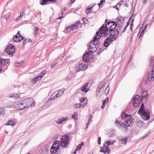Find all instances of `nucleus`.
<instances>
[{
	"mask_svg": "<svg viewBox=\"0 0 154 154\" xmlns=\"http://www.w3.org/2000/svg\"><path fill=\"white\" fill-rule=\"evenodd\" d=\"M148 95V94L146 93V95L143 96V95H136L134 97L133 100V103L134 105V107H138L140 105L141 103H143V98L146 99L147 97L146 96Z\"/></svg>",
	"mask_w": 154,
	"mask_h": 154,
	"instance_id": "obj_1",
	"label": "nucleus"
},
{
	"mask_svg": "<svg viewBox=\"0 0 154 154\" xmlns=\"http://www.w3.org/2000/svg\"><path fill=\"white\" fill-rule=\"evenodd\" d=\"M69 135L66 134L63 135L61 139L60 146L63 147H66L69 143Z\"/></svg>",
	"mask_w": 154,
	"mask_h": 154,
	"instance_id": "obj_2",
	"label": "nucleus"
},
{
	"mask_svg": "<svg viewBox=\"0 0 154 154\" xmlns=\"http://www.w3.org/2000/svg\"><path fill=\"white\" fill-rule=\"evenodd\" d=\"M138 113L144 120H148L150 118V113L149 109H147L138 112Z\"/></svg>",
	"mask_w": 154,
	"mask_h": 154,
	"instance_id": "obj_3",
	"label": "nucleus"
},
{
	"mask_svg": "<svg viewBox=\"0 0 154 154\" xmlns=\"http://www.w3.org/2000/svg\"><path fill=\"white\" fill-rule=\"evenodd\" d=\"M99 45V42H98L97 40H94V38H93V39L87 45L88 51H91V48L96 49L97 47L98 48Z\"/></svg>",
	"mask_w": 154,
	"mask_h": 154,
	"instance_id": "obj_4",
	"label": "nucleus"
},
{
	"mask_svg": "<svg viewBox=\"0 0 154 154\" xmlns=\"http://www.w3.org/2000/svg\"><path fill=\"white\" fill-rule=\"evenodd\" d=\"M15 46L11 44H9L6 47L5 51L8 55H13L15 52Z\"/></svg>",
	"mask_w": 154,
	"mask_h": 154,
	"instance_id": "obj_5",
	"label": "nucleus"
},
{
	"mask_svg": "<svg viewBox=\"0 0 154 154\" xmlns=\"http://www.w3.org/2000/svg\"><path fill=\"white\" fill-rule=\"evenodd\" d=\"M88 67L87 65L82 63H77L75 66V70L77 72L85 70Z\"/></svg>",
	"mask_w": 154,
	"mask_h": 154,
	"instance_id": "obj_6",
	"label": "nucleus"
},
{
	"mask_svg": "<svg viewBox=\"0 0 154 154\" xmlns=\"http://www.w3.org/2000/svg\"><path fill=\"white\" fill-rule=\"evenodd\" d=\"M92 52L91 51H87V50L85 51L83 55L82 60L85 63H88L89 62V61L90 60L89 58H88L89 57V54Z\"/></svg>",
	"mask_w": 154,
	"mask_h": 154,
	"instance_id": "obj_7",
	"label": "nucleus"
},
{
	"mask_svg": "<svg viewBox=\"0 0 154 154\" xmlns=\"http://www.w3.org/2000/svg\"><path fill=\"white\" fill-rule=\"evenodd\" d=\"M15 106V108H16L17 110H19L23 109L26 108L25 106L24 105L22 101L16 104Z\"/></svg>",
	"mask_w": 154,
	"mask_h": 154,
	"instance_id": "obj_8",
	"label": "nucleus"
},
{
	"mask_svg": "<svg viewBox=\"0 0 154 154\" xmlns=\"http://www.w3.org/2000/svg\"><path fill=\"white\" fill-rule=\"evenodd\" d=\"M33 101V99L32 98H30L24 100L22 101L24 105L25 106V108H28L29 106H30L29 105L30 103H32Z\"/></svg>",
	"mask_w": 154,
	"mask_h": 154,
	"instance_id": "obj_9",
	"label": "nucleus"
},
{
	"mask_svg": "<svg viewBox=\"0 0 154 154\" xmlns=\"http://www.w3.org/2000/svg\"><path fill=\"white\" fill-rule=\"evenodd\" d=\"M111 25L108 27L109 32H112L117 27V23L116 22L113 21L111 22Z\"/></svg>",
	"mask_w": 154,
	"mask_h": 154,
	"instance_id": "obj_10",
	"label": "nucleus"
},
{
	"mask_svg": "<svg viewBox=\"0 0 154 154\" xmlns=\"http://www.w3.org/2000/svg\"><path fill=\"white\" fill-rule=\"evenodd\" d=\"M99 30L100 31V33L101 35H102L103 34L104 37L107 36L109 34V32H109L108 29L103 28L102 29H100V28L99 29Z\"/></svg>",
	"mask_w": 154,
	"mask_h": 154,
	"instance_id": "obj_11",
	"label": "nucleus"
},
{
	"mask_svg": "<svg viewBox=\"0 0 154 154\" xmlns=\"http://www.w3.org/2000/svg\"><path fill=\"white\" fill-rule=\"evenodd\" d=\"M119 31L118 29H115L112 32H109V35L110 36L114 35V36L117 38V37L119 34Z\"/></svg>",
	"mask_w": 154,
	"mask_h": 154,
	"instance_id": "obj_12",
	"label": "nucleus"
},
{
	"mask_svg": "<svg viewBox=\"0 0 154 154\" xmlns=\"http://www.w3.org/2000/svg\"><path fill=\"white\" fill-rule=\"evenodd\" d=\"M79 101L81 103H83L82 107H84L87 104L88 101L87 98L85 97L80 98Z\"/></svg>",
	"mask_w": 154,
	"mask_h": 154,
	"instance_id": "obj_13",
	"label": "nucleus"
},
{
	"mask_svg": "<svg viewBox=\"0 0 154 154\" xmlns=\"http://www.w3.org/2000/svg\"><path fill=\"white\" fill-rule=\"evenodd\" d=\"M11 15L10 12H7L6 11H5L3 13L2 16V18L7 20L9 18Z\"/></svg>",
	"mask_w": 154,
	"mask_h": 154,
	"instance_id": "obj_14",
	"label": "nucleus"
},
{
	"mask_svg": "<svg viewBox=\"0 0 154 154\" xmlns=\"http://www.w3.org/2000/svg\"><path fill=\"white\" fill-rule=\"evenodd\" d=\"M102 36L101 34L100 31H99L97 32L96 33V35H94L93 37L94 38V40H97L99 42V39H100Z\"/></svg>",
	"mask_w": 154,
	"mask_h": 154,
	"instance_id": "obj_15",
	"label": "nucleus"
},
{
	"mask_svg": "<svg viewBox=\"0 0 154 154\" xmlns=\"http://www.w3.org/2000/svg\"><path fill=\"white\" fill-rule=\"evenodd\" d=\"M152 78H154V70H152L147 75V79L150 81Z\"/></svg>",
	"mask_w": 154,
	"mask_h": 154,
	"instance_id": "obj_16",
	"label": "nucleus"
},
{
	"mask_svg": "<svg viewBox=\"0 0 154 154\" xmlns=\"http://www.w3.org/2000/svg\"><path fill=\"white\" fill-rule=\"evenodd\" d=\"M84 145L83 142H81L75 149L73 152L72 154H76L77 151H79L82 148V146Z\"/></svg>",
	"mask_w": 154,
	"mask_h": 154,
	"instance_id": "obj_17",
	"label": "nucleus"
},
{
	"mask_svg": "<svg viewBox=\"0 0 154 154\" xmlns=\"http://www.w3.org/2000/svg\"><path fill=\"white\" fill-rule=\"evenodd\" d=\"M48 149L45 145H44L41 147L40 150H39V153L40 154H42L48 151Z\"/></svg>",
	"mask_w": 154,
	"mask_h": 154,
	"instance_id": "obj_18",
	"label": "nucleus"
},
{
	"mask_svg": "<svg viewBox=\"0 0 154 154\" xmlns=\"http://www.w3.org/2000/svg\"><path fill=\"white\" fill-rule=\"evenodd\" d=\"M116 132L115 130L110 131L106 133V135L108 137H113L115 136Z\"/></svg>",
	"mask_w": 154,
	"mask_h": 154,
	"instance_id": "obj_19",
	"label": "nucleus"
},
{
	"mask_svg": "<svg viewBox=\"0 0 154 154\" xmlns=\"http://www.w3.org/2000/svg\"><path fill=\"white\" fill-rule=\"evenodd\" d=\"M10 62L9 59H5L2 58V66H4L7 64H10Z\"/></svg>",
	"mask_w": 154,
	"mask_h": 154,
	"instance_id": "obj_20",
	"label": "nucleus"
},
{
	"mask_svg": "<svg viewBox=\"0 0 154 154\" xmlns=\"http://www.w3.org/2000/svg\"><path fill=\"white\" fill-rule=\"evenodd\" d=\"M112 21H109L106 23L105 25L104 24H103L102 25L101 27L100 28V29H102L103 28H105L106 29H108V27L110 24H111V22Z\"/></svg>",
	"mask_w": 154,
	"mask_h": 154,
	"instance_id": "obj_21",
	"label": "nucleus"
},
{
	"mask_svg": "<svg viewBox=\"0 0 154 154\" xmlns=\"http://www.w3.org/2000/svg\"><path fill=\"white\" fill-rule=\"evenodd\" d=\"M13 41L14 42L18 43L20 42V39L18 37V35H14L12 38Z\"/></svg>",
	"mask_w": 154,
	"mask_h": 154,
	"instance_id": "obj_22",
	"label": "nucleus"
},
{
	"mask_svg": "<svg viewBox=\"0 0 154 154\" xmlns=\"http://www.w3.org/2000/svg\"><path fill=\"white\" fill-rule=\"evenodd\" d=\"M109 38H107L103 42V46L106 47H108L110 44V43L109 41Z\"/></svg>",
	"mask_w": 154,
	"mask_h": 154,
	"instance_id": "obj_23",
	"label": "nucleus"
},
{
	"mask_svg": "<svg viewBox=\"0 0 154 154\" xmlns=\"http://www.w3.org/2000/svg\"><path fill=\"white\" fill-rule=\"evenodd\" d=\"M40 79H41L38 75L32 79V82L33 84H35L36 83V82H37Z\"/></svg>",
	"mask_w": 154,
	"mask_h": 154,
	"instance_id": "obj_24",
	"label": "nucleus"
},
{
	"mask_svg": "<svg viewBox=\"0 0 154 154\" xmlns=\"http://www.w3.org/2000/svg\"><path fill=\"white\" fill-rule=\"evenodd\" d=\"M5 125H11L14 126L15 125L14 122L12 120H11L8 121V123L5 124Z\"/></svg>",
	"mask_w": 154,
	"mask_h": 154,
	"instance_id": "obj_25",
	"label": "nucleus"
},
{
	"mask_svg": "<svg viewBox=\"0 0 154 154\" xmlns=\"http://www.w3.org/2000/svg\"><path fill=\"white\" fill-rule=\"evenodd\" d=\"M136 124L137 126L138 127L140 128L142 127V126L144 124V123L143 122L139 120V121H138L137 122Z\"/></svg>",
	"mask_w": 154,
	"mask_h": 154,
	"instance_id": "obj_26",
	"label": "nucleus"
},
{
	"mask_svg": "<svg viewBox=\"0 0 154 154\" xmlns=\"http://www.w3.org/2000/svg\"><path fill=\"white\" fill-rule=\"evenodd\" d=\"M23 63V61H20L19 62H15L14 64V66L15 68L17 67H19Z\"/></svg>",
	"mask_w": 154,
	"mask_h": 154,
	"instance_id": "obj_27",
	"label": "nucleus"
},
{
	"mask_svg": "<svg viewBox=\"0 0 154 154\" xmlns=\"http://www.w3.org/2000/svg\"><path fill=\"white\" fill-rule=\"evenodd\" d=\"M34 33H33V35L34 37H35L38 34V28L36 26H35L34 28Z\"/></svg>",
	"mask_w": 154,
	"mask_h": 154,
	"instance_id": "obj_28",
	"label": "nucleus"
},
{
	"mask_svg": "<svg viewBox=\"0 0 154 154\" xmlns=\"http://www.w3.org/2000/svg\"><path fill=\"white\" fill-rule=\"evenodd\" d=\"M107 38H109V42L110 43V44L111 42L115 41L116 39H117V38H116L114 36V35L113 36H110V35H109V37Z\"/></svg>",
	"mask_w": 154,
	"mask_h": 154,
	"instance_id": "obj_29",
	"label": "nucleus"
},
{
	"mask_svg": "<svg viewBox=\"0 0 154 154\" xmlns=\"http://www.w3.org/2000/svg\"><path fill=\"white\" fill-rule=\"evenodd\" d=\"M32 40L28 38V39H26L23 42V47L25 46V45L28 42H32Z\"/></svg>",
	"mask_w": 154,
	"mask_h": 154,
	"instance_id": "obj_30",
	"label": "nucleus"
},
{
	"mask_svg": "<svg viewBox=\"0 0 154 154\" xmlns=\"http://www.w3.org/2000/svg\"><path fill=\"white\" fill-rule=\"evenodd\" d=\"M40 4L42 5H45L49 3H48V0H40Z\"/></svg>",
	"mask_w": 154,
	"mask_h": 154,
	"instance_id": "obj_31",
	"label": "nucleus"
},
{
	"mask_svg": "<svg viewBox=\"0 0 154 154\" xmlns=\"http://www.w3.org/2000/svg\"><path fill=\"white\" fill-rule=\"evenodd\" d=\"M146 109H145L144 103H143L141 104V106H140L139 109L138 110V112H140V111H143L144 110H145Z\"/></svg>",
	"mask_w": 154,
	"mask_h": 154,
	"instance_id": "obj_32",
	"label": "nucleus"
},
{
	"mask_svg": "<svg viewBox=\"0 0 154 154\" xmlns=\"http://www.w3.org/2000/svg\"><path fill=\"white\" fill-rule=\"evenodd\" d=\"M65 29L64 30V32L66 33H69L72 30V28H71L69 26L66 28H65Z\"/></svg>",
	"mask_w": 154,
	"mask_h": 154,
	"instance_id": "obj_33",
	"label": "nucleus"
},
{
	"mask_svg": "<svg viewBox=\"0 0 154 154\" xmlns=\"http://www.w3.org/2000/svg\"><path fill=\"white\" fill-rule=\"evenodd\" d=\"M127 137H125V138H119V140L121 141L122 143L126 144V141L127 140Z\"/></svg>",
	"mask_w": 154,
	"mask_h": 154,
	"instance_id": "obj_34",
	"label": "nucleus"
},
{
	"mask_svg": "<svg viewBox=\"0 0 154 154\" xmlns=\"http://www.w3.org/2000/svg\"><path fill=\"white\" fill-rule=\"evenodd\" d=\"M81 90L82 91L85 92L86 93L89 91V88L85 87L84 86L82 85L81 88Z\"/></svg>",
	"mask_w": 154,
	"mask_h": 154,
	"instance_id": "obj_35",
	"label": "nucleus"
},
{
	"mask_svg": "<svg viewBox=\"0 0 154 154\" xmlns=\"http://www.w3.org/2000/svg\"><path fill=\"white\" fill-rule=\"evenodd\" d=\"M121 18L122 17L121 16H118L116 19V22L117 23H119L120 22L121 24H123L122 21H121Z\"/></svg>",
	"mask_w": 154,
	"mask_h": 154,
	"instance_id": "obj_36",
	"label": "nucleus"
},
{
	"mask_svg": "<svg viewBox=\"0 0 154 154\" xmlns=\"http://www.w3.org/2000/svg\"><path fill=\"white\" fill-rule=\"evenodd\" d=\"M46 71L45 70H43L40 72L38 76L41 79L42 77L46 73Z\"/></svg>",
	"mask_w": 154,
	"mask_h": 154,
	"instance_id": "obj_37",
	"label": "nucleus"
},
{
	"mask_svg": "<svg viewBox=\"0 0 154 154\" xmlns=\"http://www.w3.org/2000/svg\"><path fill=\"white\" fill-rule=\"evenodd\" d=\"M105 152L106 154V153L107 154H109L110 153V150L109 146H107L105 148Z\"/></svg>",
	"mask_w": 154,
	"mask_h": 154,
	"instance_id": "obj_38",
	"label": "nucleus"
},
{
	"mask_svg": "<svg viewBox=\"0 0 154 154\" xmlns=\"http://www.w3.org/2000/svg\"><path fill=\"white\" fill-rule=\"evenodd\" d=\"M77 113L76 112H74V114L73 115H72V116L71 117L73 118L74 119V120L75 121H76L77 120V118H76L75 117L76 116L77 117Z\"/></svg>",
	"mask_w": 154,
	"mask_h": 154,
	"instance_id": "obj_39",
	"label": "nucleus"
},
{
	"mask_svg": "<svg viewBox=\"0 0 154 154\" xmlns=\"http://www.w3.org/2000/svg\"><path fill=\"white\" fill-rule=\"evenodd\" d=\"M126 116V120L128 121H129V122H130L131 123V122H130V120L132 119V116H131L130 115H129L128 114H127Z\"/></svg>",
	"mask_w": 154,
	"mask_h": 154,
	"instance_id": "obj_40",
	"label": "nucleus"
},
{
	"mask_svg": "<svg viewBox=\"0 0 154 154\" xmlns=\"http://www.w3.org/2000/svg\"><path fill=\"white\" fill-rule=\"evenodd\" d=\"M109 90V87L108 85L106 88L105 89L104 91V93L106 95L108 93Z\"/></svg>",
	"mask_w": 154,
	"mask_h": 154,
	"instance_id": "obj_41",
	"label": "nucleus"
},
{
	"mask_svg": "<svg viewBox=\"0 0 154 154\" xmlns=\"http://www.w3.org/2000/svg\"><path fill=\"white\" fill-rule=\"evenodd\" d=\"M153 57H152L151 58H150L149 59V65L150 66H152L154 64V63L153 62Z\"/></svg>",
	"mask_w": 154,
	"mask_h": 154,
	"instance_id": "obj_42",
	"label": "nucleus"
},
{
	"mask_svg": "<svg viewBox=\"0 0 154 154\" xmlns=\"http://www.w3.org/2000/svg\"><path fill=\"white\" fill-rule=\"evenodd\" d=\"M5 112V111L4 108H0V116L1 115H4Z\"/></svg>",
	"mask_w": 154,
	"mask_h": 154,
	"instance_id": "obj_43",
	"label": "nucleus"
},
{
	"mask_svg": "<svg viewBox=\"0 0 154 154\" xmlns=\"http://www.w3.org/2000/svg\"><path fill=\"white\" fill-rule=\"evenodd\" d=\"M63 93V91H62L61 90H60L58 91V92H57L56 94L58 96H60V97L61 96Z\"/></svg>",
	"mask_w": 154,
	"mask_h": 154,
	"instance_id": "obj_44",
	"label": "nucleus"
},
{
	"mask_svg": "<svg viewBox=\"0 0 154 154\" xmlns=\"http://www.w3.org/2000/svg\"><path fill=\"white\" fill-rule=\"evenodd\" d=\"M80 23V22L79 21H78L76 22L75 23H74L76 29L79 26Z\"/></svg>",
	"mask_w": 154,
	"mask_h": 154,
	"instance_id": "obj_45",
	"label": "nucleus"
},
{
	"mask_svg": "<svg viewBox=\"0 0 154 154\" xmlns=\"http://www.w3.org/2000/svg\"><path fill=\"white\" fill-rule=\"evenodd\" d=\"M100 152H102L104 154H106L105 152V148L100 146Z\"/></svg>",
	"mask_w": 154,
	"mask_h": 154,
	"instance_id": "obj_46",
	"label": "nucleus"
},
{
	"mask_svg": "<svg viewBox=\"0 0 154 154\" xmlns=\"http://www.w3.org/2000/svg\"><path fill=\"white\" fill-rule=\"evenodd\" d=\"M115 125H116V126L118 127L119 128V126H121V124L120 122H119L118 120H116L115 122Z\"/></svg>",
	"mask_w": 154,
	"mask_h": 154,
	"instance_id": "obj_47",
	"label": "nucleus"
},
{
	"mask_svg": "<svg viewBox=\"0 0 154 154\" xmlns=\"http://www.w3.org/2000/svg\"><path fill=\"white\" fill-rule=\"evenodd\" d=\"M61 11L62 12L61 13L59 14V17L58 18H57V20H59V19L61 20V19L63 17V10H62Z\"/></svg>",
	"mask_w": 154,
	"mask_h": 154,
	"instance_id": "obj_48",
	"label": "nucleus"
},
{
	"mask_svg": "<svg viewBox=\"0 0 154 154\" xmlns=\"http://www.w3.org/2000/svg\"><path fill=\"white\" fill-rule=\"evenodd\" d=\"M83 23H84L88 24V21L87 18L86 17H84L82 19Z\"/></svg>",
	"mask_w": 154,
	"mask_h": 154,
	"instance_id": "obj_49",
	"label": "nucleus"
},
{
	"mask_svg": "<svg viewBox=\"0 0 154 154\" xmlns=\"http://www.w3.org/2000/svg\"><path fill=\"white\" fill-rule=\"evenodd\" d=\"M150 7H151V6H149V12H148V14L145 17V18H146V19H147L149 17L150 15V13L152 9V8H151V9H150Z\"/></svg>",
	"mask_w": 154,
	"mask_h": 154,
	"instance_id": "obj_50",
	"label": "nucleus"
},
{
	"mask_svg": "<svg viewBox=\"0 0 154 154\" xmlns=\"http://www.w3.org/2000/svg\"><path fill=\"white\" fill-rule=\"evenodd\" d=\"M60 143V142L59 141L57 140L55 141L53 143L52 146H57L56 145L57 144L58 145H59Z\"/></svg>",
	"mask_w": 154,
	"mask_h": 154,
	"instance_id": "obj_51",
	"label": "nucleus"
},
{
	"mask_svg": "<svg viewBox=\"0 0 154 154\" xmlns=\"http://www.w3.org/2000/svg\"><path fill=\"white\" fill-rule=\"evenodd\" d=\"M109 100V98L108 97H106L105 99L102 101V103L103 104H105Z\"/></svg>",
	"mask_w": 154,
	"mask_h": 154,
	"instance_id": "obj_52",
	"label": "nucleus"
},
{
	"mask_svg": "<svg viewBox=\"0 0 154 154\" xmlns=\"http://www.w3.org/2000/svg\"><path fill=\"white\" fill-rule=\"evenodd\" d=\"M117 28L119 30H121L122 27V26L121 24L119 23H117Z\"/></svg>",
	"mask_w": 154,
	"mask_h": 154,
	"instance_id": "obj_53",
	"label": "nucleus"
},
{
	"mask_svg": "<svg viewBox=\"0 0 154 154\" xmlns=\"http://www.w3.org/2000/svg\"><path fill=\"white\" fill-rule=\"evenodd\" d=\"M127 114H125V113H124L122 114L121 118L123 120H124V119H126V117L127 115Z\"/></svg>",
	"mask_w": 154,
	"mask_h": 154,
	"instance_id": "obj_54",
	"label": "nucleus"
},
{
	"mask_svg": "<svg viewBox=\"0 0 154 154\" xmlns=\"http://www.w3.org/2000/svg\"><path fill=\"white\" fill-rule=\"evenodd\" d=\"M92 54H91V53H90L89 54V57L88 58H89V59H90V60H89V62H91L93 60V59H94V57H93V56H91V55H92Z\"/></svg>",
	"mask_w": 154,
	"mask_h": 154,
	"instance_id": "obj_55",
	"label": "nucleus"
},
{
	"mask_svg": "<svg viewBox=\"0 0 154 154\" xmlns=\"http://www.w3.org/2000/svg\"><path fill=\"white\" fill-rule=\"evenodd\" d=\"M93 118V116L91 115H90L88 117V122L89 123L91 122H92V119Z\"/></svg>",
	"mask_w": 154,
	"mask_h": 154,
	"instance_id": "obj_56",
	"label": "nucleus"
},
{
	"mask_svg": "<svg viewBox=\"0 0 154 154\" xmlns=\"http://www.w3.org/2000/svg\"><path fill=\"white\" fill-rule=\"evenodd\" d=\"M57 123V124H62L63 122V121L62 120V119H58V120L56 122Z\"/></svg>",
	"mask_w": 154,
	"mask_h": 154,
	"instance_id": "obj_57",
	"label": "nucleus"
},
{
	"mask_svg": "<svg viewBox=\"0 0 154 154\" xmlns=\"http://www.w3.org/2000/svg\"><path fill=\"white\" fill-rule=\"evenodd\" d=\"M14 99H17L20 98L19 94H14Z\"/></svg>",
	"mask_w": 154,
	"mask_h": 154,
	"instance_id": "obj_58",
	"label": "nucleus"
},
{
	"mask_svg": "<svg viewBox=\"0 0 154 154\" xmlns=\"http://www.w3.org/2000/svg\"><path fill=\"white\" fill-rule=\"evenodd\" d=\"M104 51L103 50H102V48H99V50L97 53L98 55H99L100 54V53L102 52V51Z\"/></svg>",
	"mask_w": 154,
	"mask_h": 154,
	"instance_id": "obj_59",
	"label": "nucleus"
},
{
	"mask_svg": "<svg viewBox=\"0 0 154 154\" xmlns=\"http://www.w3.org/2000/svg\"><path fill=\"white\" fill-rule=\"evenodd\" d=\"M56 99L54 96H53V95L51 96L50 98H49L48 100V101H49L51 100H54Z\"/></svg>",
	"mask_w": 154,
	"mask_h": 154,
	"instance_id": "obj_60",
	"label": "nucleus"
},
{
	"mask_svg": "<svg viewBox=\"0 0 154 154\" xmlns=\"http://www.w3.org/2000/svg\"><path fill=\"white\" fill-rule=\"evenodd\" d=\"M98 144L99 145H100L101 144V137H98L97 138Z\"/></svg>",
	"mask_w": 154,
	"mask_h": 154,
	"instance_id": "obj_61",
	"label": "nucleus"
},
{
	"mask_svg": "<svg viewBox=\"0 0 154 154\" xmlns=\"http://www.w3.org/2000/svg\"><path fill=\"white\" fill-rule=\"evenodd\" d=\"M130 125H125L123 127V128H124V130L125 131H127L128 129V127H130Z\"/></svg>",
	"mask_w": 154,
	"mask_h": 154,
	"instance_id": "obj_62",
	"label": "nucleus"
},
{
	"mask_svg": "<svg viewBox=\"0 0 154 154\" xmlns=\"http://www.w3.org/2000/svg\"><path fill=\"white\" fill-rule=\"evenodd\" d=\"M69 26H70V27H71V28H72V30H75L76 29V28L75 27V26L74 24H72Z\"/></svg>",
	"mask_w": 154,
	"mask_h": 154,
	"instance_id": "obj_63",
	"label": "nucleus"
},
{
	"mask_svg": "<svg viewBox=\"0 0 154 154\" xmlns=\"http://www.w3.org/2000/svg\"><path fill=\"white\" fill-rule=\"evenodd\" d=\"M95 6V5L93 6H91V7H88L87 8V10L89 12H90L91 11V9Z\"/></svg>",
	"mask_w": 154,
	"mask_h": 154,
	"instance_id": "obj_64",
	"label": "nucleus"
}]
</instances>
